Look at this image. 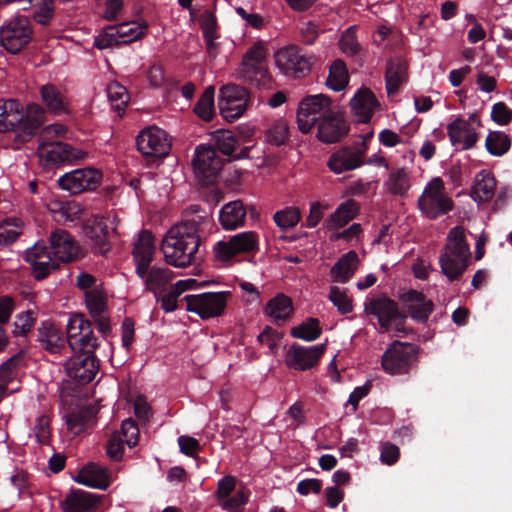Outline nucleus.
I'll use <instances>...</instances> for the list:
<instances>
[{
	"instance_id": "35",
	"label": "nucleus",
	"mask_w": 512,
	"mask_h": 512,
	"mask_svg": "<svg viewBox=\"0 0 512 512\" xmlns=\"http://www.w3.org/2000/svg\"><path fill=\"white\" fill-rule=\"evenodd\" d=\"M357 262L358 254L353 250L342 255L330 270L332 282L347 283L356 271Z\"/></svg>"
},
{
	"instance_id": "29",
	"label": "nucleus",
	"mask_w": 512,
	"mask_h": 512,
	"mask_svg": "<svg viewBox=\"0 0 512 512\" xmlns=\"http://www.w3.org/2000/svg\"><path fill=\"white\" fill-rule=\"evenodd\" d=\"M41 101L45 106V111L54 115L68 113V101L65 94L54 84L47 83L39 89Z\"/></svg>"
},
{
	"instance_id": "28",
	"label": "nucleus",
	"mask_w": 512,
	"mask_h": 512,
	"mask_svg": "<svg viewBox=\"0 0 512 512\" xmlns=\"http://www.w3.org/2000/svg\"><path fill=\"white\" fill-rule=\"evenodd\" d=\"M247 210L241 200L226 203L219 211V222L224 230H235L244 226Z\"/></svg>"
},
{
	"instance_id": "22",
	"label": "nucleus",
	"mask_w": 512,
	"mask_h": 512,
	"mask_svg": "<svg viewBox=\"0 0 512 512\" xmlns=\"http://www.w3.org/2000/svg\"><path fill=\"white\" fill-rule=\"evenodd\" d=\"M402 308L419 323H425L434 310V303L418 290L410 289L399 296Z\"/></svg>"
},
{
	"instance_id": "2",
	"label": "nucleus",
	"mask_w": 512,
	"mask_h": 512,
	"mask_svg": "<svg viewBox=\"0 0 512 512\" xmlns=\"http://www.w3.org/2000/svg\"><path fill=\"white\" fill-rule=\"evenodd\" d=\"M192 226L175 224L161 243V251L169 265L185 268L202 260V239L194 235Z\"/></svg>"
},
{
	"instance_id": "56",
	"label": "nucleus",
	"mask_w": 512,
	"mask_h": 512,
	"mask_svg": "<svg viewBox=\"0 0 512 512\" xmlns=\"http://www.w3.org/2000/svg\"><path fill=\"white\" fill-rule=\"evenodd\" d=\"M20 226L16 220H7L0 224V245H10L20 236Z\"/></svg>"
},
{
	"instance_id": "4",
	"label": "nucleus",
	"mask_w": 512,
	"mask_h": 512,
	"mask_svg": "<svg viewBox=\"0 0 512 512\" xmlns=\"http://www.w3.org/2000/svg\"><path fill=\"white\" fill-rule=\"evenodd\" d=\"M238 79L259 90L272 88V77L266 66V50L262 42L255 43L243 55Z\"/></svg>"
},
{
	"instance_id": "63",
	"label": "nucleus",
	"mask_w": 512,
	"mask_h": 512,
	"mask_svg": "<svg viewBox=\"0 0 512 512\" xmlns=\"http://www.w3.org/2000/svg\"><path fill=\"white\" fill-rule=\"evenodd\" d=\"M491 119L499 125H507L512 120V110L504 102H497L492 106Z\"/></svg>"
},
{
	"instance_id": "44",
	"label": "nucleus",
	"mask_w": 512,
	"mask_h": 512,
	"mask_svg": "<svg viewBox=\"0 0 512 512\" xmlns=\"http://www.w3.org/2000/svg\"><path fill=\"white\" fill-rule=\"evenodd\" d=\"M387 190L396 196H404L409 188V175L406 168H397L392 170L385 182Z\"/></svg>"
},
{
	"instance_id": "47",
	"label": "nucleus",
	"mask_w": 512,
	"mask_h": 512,
	"mask_svg": "<svg viewBox=\"0 0 512 512\" xmlns=\"http://www.w3.org/2000/svg\"><path fill=\"white\" fill-rule=\"evenodd\" d=\"M219 100L228 102L251 103V95L248 90L237 84H227L220 89Z\"/></svg>"
},
{
	"instance_id": "49",
	"label": "nucleus",
	"mask_w": 512,
	"mask_h": 512,
	"mask_svg": "<svg viewBox=\"0 0 512 512\" xmlns=\"http://www.w3.org/2000/svg\"><path fill=\"white\" fill-rule=\"evenodd\" d=\"M289 137V127L285 120L275 121L266 132V141L274 146L286 143Z\"/></svg>"
},
{
	"instance_id": "46",
	"label": "nucleus",
	"mask_w": 512,
	"mask_h": 512,
	"mask_svg": "<svg viewBox=\"0 0 512 512\" xmlns=\"http://www.w3.org/2000/svg\"><path fill=\"white\" fill-rule=\"evenodd\" d=\"M107 96L112 107L121 115L129 102L127 89L119 83H112L107 87Z\"/></svg>"
},
{
	"instance_id": "13",
	"label": "nucleus",
	"mask_w": 512,
	"mask_h": 512,
	"mask_svg": "<svg viewBox=\"0 0 512 512\" xmlns=\"http://www.w3.org/2000/svg\"><path fill=\"white\" fill-rule=\"evenodd\" d=\"M224 165V160L212 146L199 145L195 149L193 167L196 177L203 185L215 181Z\"/></svg>"
},
{
	"instance_id": "48",
	"label": "nucleus",
	"mask_w": 512,
	"mask_h": 512,
	"mask_svg": "<svg viewBox=\"0 0 512 512\" xmlns=\"http://www.w3.org/2000/svg\"><path fill=\"white\" fill-rule=\"evenodd\" d=\"M85 304L91 317H98L107 313L106 299L97 289L85 292Z\"/></svg>"
},
{
	"instance_id": "10",
	"label": "nucleus",
	"mask_w": 512,
	"mask_h": 512,
	"mask_svg": "<svg viewBox=\"0 0 512 512\" xmlns=\"http://www.w3.org/2000/svg\"><path fill=\"white\" fill-rule=\"evenodd\" d=\"M334 108L331 99L324 94L306 96L299 103L297 123L299 130L307 134L312 127Z\"/></svg>"
},
{
	"instance_id": "8",
	"label": "nucleus",
	"mask_w": 512,
	"mask_h": 512,
	"mask_svg": "<svg viewBox=\"0 0 512 512\" xmlns=\"http://www.w3.org/2000/svg\"><path fill=\"white\" fill-rule=\"evenodd\" d=\"M231 295L229 291L205 292L191 294L183 297L186 303V310L197 314L201 319L206 320L222 315L227 305V298Z\"/></svg>"
},
{
	"instance_id": "41",
	"label": "nucleus",
	"mask_w": 512,
	"mask_h": 512,
	"mask_svg": "<svg viewBox=\"0 0 512 512\" xmlns=\"http://www.w3.org/2000/svg\"><path fill=\"white\" fill-rule=\"evenodd\" d=\"M146 29L147 24L140 26L136 22H124L117 25H111L110 31H115L121 44L126 45L142 38L145 35Z\"/></svg>"
},
{
	"instance_id": "61",
	"label": "nucleus",
	"mask_w": 512,
	"mask_h": 512,
	"mask_svg": "<svg viewBox=\"0 0 512 512\" xmlns=\"http://www.w3.org/2000/svg\"><path fill=\"white\" fill-rule=\"evenodd\" d=\"M111 25L102 29L94 39V46L98 49H106L112 46L122 45L116 36L115 31H110Z\"/></svg>"
},
{
	"instance_id": "58",
	"label": "nucleus",
	"mask_w": 512,
	"mask_h": 512,
	"mask_svg": "<svg viewBox=\"0 0 512 512\" xmlns=\"http://www.w3.org/2000/svg\"><path fill=\"white\" fill-rule=\"evenodd\" d=\"M22 360L20 353L10 357L2 365H0V381L8 384L16 377V370Z\"/></svg>"
},
{
	"instance_id": "27",
	"label": "nucleus",
	"mask_w": 512,
	"mask_h": 512,
	"mask_svg": "<svg viewBox=\"0 0 512 512\" xmlns=\"http://www.w3.org/2000/svg\"><path fill=\"white\" fill-rule=\"evenodd\" d=\"M180 225L192 226L195 230V234L203 239L209 234L213 228V219L200 205L193 204L187 207L183 211V220L179 223Z\"/></svg>"
},
{
	"instance_id": "39",
	"label": "nucleus",
	"mask_w": 512,
	"mask_h": 512,
	"mask_svg": "<svg viewBox=\"0 0 512 512\" xmlns=\"http://www.w3.org/2000/svg\"><path fill=\"white\" fill-rule=\"evenodd\" d=\"M293 303L290 297L283 293L270 299L265 307V312L276 322L286 321L293 314Z\"/></svg>"
},
{
	"instance_id": "64",
	"label": "nucleus",
	"mask_w": 512,
	"mask_h": 512,
	"mask_svg": "<svg viewBox=\"0 0 512 512\" xmlns=\"http://www.w3.org/2000/svg\"><path fill=\"white\" fill-rule=\"evenodd\" d=\"M34 321L33 313L30 311L17 315L14 321L13 334L15 336L25 335L33 327Z\"/></svg>"
},
{
	"instance_id": "16",
	"label": "nucleus",
	"mask_w": 512,
	"mask_h": 512,
	"mask_svg": "<svg viewBox=\"0 0 512 512\" xmlns=\"http://www.w3.org/2000/svg\"><path fill=\"white\" fill-rule=\"evenodd\" d=\"M325 351L326 344L306 347L293 343L286 352L285 364L289 369L296 371L311 370L318 366Z\"/></svg>"
},
{
	"instance_id": "42",
	"label": "nucleus",
	"mask_w": 512,
	"mask_h": 512,
	"mask_svg": "<svg viewBox=\"0 0 512 512\" xmlns=\"http://www.w3.org/2000/svg\"><path fill=\"white\" fill-rule=\"evenodd\" d=\"M348 83L349 75L345 62L341 59L334 60L329 68L326 85L334 91H341Z\"/></svg>"
},
{
	"instance_id": "5",
	"label": "nucleus",
	"mask_w": 512,
	"mask_h": 512,
	"mask_svg": "<svg viewBox=\"0 0 512 512\" xmlns=\"http://www.w3.org/2000/svg\"><path fill=\"white\" fill-rule=\"evenodd\" d=\"M419 347L415 344L393 341L381 357L383 370L392 376L409 375L417 363Z\"/></svg>"
},
{
	"instance_id": "34",
	"label": "nucleus",
	"mask_w": 512,
	"mask_h": 512,
	"mask_svg": "<svg viewBox=\"0 0 512 512\" xmlns=\"http://www.w3.org/2000/svg\"><path fill=\"white\" fill-rule=\"evenodd\" d=\"M407 79V63L401 58L390 59L386 64L385 84L387 94H395Z\"/></svg>"
},
{
	"instance_id": "24",
	"label": "nucleus",
	"mask_w": 512,
	"mask_h": 512,
	"mask_svg": "<svg viewBox=\"0 0 512 512\" xmlns=\"http://www.w3.org/2000/svg\"><path fill=\"white\" fill-rule=\"evenodd\" d=\"M108 220L105 216H94L84 226L85 235L92 241L96 254L106 255L111 250Z\"/></svg>"
},
{
	"instance_id": "21",
	"label": "nucleus",
	"mask_w": 512,
	"mask_h": 512,
	"mask_svg": "<svg viewBox=\"0 0 512 512\" xmlns=\"http://www.w3.org/2000/svg\"><path fill=\"white\" fill-rule=\"evenodd\" d=\"M37 152L47 165L73 162L85 157V153L61 141L42 142L39 144Z\"/></svg>"
},
{
	"instance_id": "11",
	"label": "nucleus",
	"mask_w": 512,
	"mask_h": 512,
	"mask_svg": "<svg viewBox=\"0 0 512 512\" xmlns=\"http://www.w3.org/2000/svg\"><path fill=\"white\" fill-rule=\"evenodd\" d=\"M65 339L74 352L82 350L92 352L99 346L98 338L92 330V322L82 314H75L70 317L67 324V337Z\"/></svg>"
},
{
	"instance_id": "57",
	"label": "nucleus",
	"mask_w": 512,
	"mask_h": 512,
	"mask_svg": "<svg viewBox=\"0 0 512 512\" xmlns=\"http://www.w3.org/2000/svg\"><path fill=\"white\" fill-rule=\"evenodd\" d=\"M50 417L47 415L39 416L34 425V434L38 443L42 445H47L50 442L51 432H50Z\"/></svg>"
},
{
	"instance_id": "45",
	"label": "nucleus",
	"mask_w": 512,
	"mask_h": 512,
	"mask_svg": "<svg viewBox=\"0 0 512 512\" xmlns=\"http://www.w3.org/2000/svg\"><path fill=\"white\" fill-rule=\"evenodd\" d=\"M485 147L491 155L502 156L509 151L511 140L502 131H491L486 137Z\"/></svg>"
},
{
	"instance_id": "59",
	"label": "nucleus",
	"mask_w": 512,
	"mask_h": 512,
	"mask_svg": "<svg viewBox=\"0 0 512 512\" xmlns=\"http://www.w3.org/2000/svg\"><path fill=\"white\" fill-rule=\"evenodd\" d=\"M79 170V176L82 186H84V191L96 189L102 180V172L91 167L81 168Z\"/></svg>"
},
{
	"instance_id": "60",
	"label": "nucleus",
	"mask_w": 512,
	"mask_h": 512,
	"mask_svg": "<svg viewBox=\"0 0 512 512\" xmlns=\"http://www.w3.org/2000/svg\"><path fill=\"white\" fill-rule=\"evenodd\" d=\"M121 432L124 437V442L130 448H133L138 444L139 428L137 423L133 419H126L122 422Z\"/></svg>"
},
{
	"instance_id": "52",
	"label": "nucleus",
	"mask_w": 512,
	"mask_h": 512,
	"mask_svg": "<svg viewBox=\"0 0 512 512\" xmlns=\"http://www.w3.org/2000/svg\"><path fill=\"white\" fill-rule=\"evenodd\" d=\"M238 141L231 131H223L216 137L215 149L226 156H233L237 150Z\"/></svg>"
},
{
	"instance_id": "51",
	"label": "nucleus",
	"mask_w": 512,
	"mask_h": 512,
	"mask_svg": "<svg viewBox=\"0 0 512 512\" xmlns=\"http://www.w3.org/2000/svg\"><path fill=\"white\" fill-rule=\"evenodd\" d=\"M329 300L341 315H346L353 311L352 300L338 286L330 287Z\"/></svg>"
},
{
	"instance_id": "40",
	"label": "nucleus",
	"mask_w": 512,
	"mask_h": 512,
	"mask_svg": "<svg viewBox=\"0 0 512 512\" xmlns=\"http://www.w3.org/2000/svg\"><path fill=\"white\" fill-rule=\"evenodd\" d=\"M322 334L320 320L314 317H308L299 325L290 329V335L293 338L312 342L317 340Z\"/></svg>"
},
{
	"instance_id": "32",
	"label": "nucleus",
	"mask_w": 512,
	"mask_h": 512,
	"mask_svg": "<svg viewBox=\"0 0 512 512\" xmlns=\"http://www.w3.org/2000/svg\"><path fill=\"white\" fill-rule=\"evenodd\" d=\"M38 341L45 350L51 353H60L66 345L63 333L49 321L42 322L38 328Z\"/></svg>"
},
{
	"instance_id": "53",
	"label": "nucleus",
	"mask_w": 512,
	"mask_h": 512,
	"mask_svg": "<svg viewBox=\"0 0 512 512\" xmlns=\"http://www.w3.org/2000/svg\"><path fill=\"white\" fill-rule=\"evenodd\" d=\"M218 106L222 117L228 122H233L243 115L249 104L218 100Z\"/></svg>"
},
{
	"instance_id": "23",
	"label": "nucleus",
	"mask_w": 512,
	"mask_h": 512,
	"mask_svg": "<svg viewBox=\"0 0 512 512\" xmlns=\"http://www.w3.org/2000/svg\"><path fill=\"white\" fill-rule=\"evenodd\" d=\"M155 238L148 230H141L134 243L132 255L135 262V272L138 276L145 274V269L151 265L155 254Z\"/></svg>"
},
{
	"instance_id": "1",
	"label": "nucleus",
	"mask_w": 512,
	"mask_h": 512,
	"mask_svg": "<svg viewBox=\"0 0 512 512\" xmlns=\"http://www.w3.org/2000/svg\"><path fill=\"white\" fill-rule=\"evenodd\" d=\"M50 246L37 242L24 253V260L33 267L36 280L46 278L51 270L59 268L56 260L64 263L74 261L79 253V246L72 235L64 229H55L49 236Z\"/></svg>"
},
{
	"instance_id": "3",
	"label": "nucleus",
	"mask_w": 512,
	"mask_h": 512,
	"mask_svg": "<svg viewBox=\"0 0 512 512\" xmlns=\"http://www.w3.org/2000/svg\"><path fill=\"white\" fill-rule=\"evenodd\" d=\"M471 253L463 229L454 227L449 231L445 251L439 257L442 273L450 282L458 280L468 267Z\"/></svg>"
},
{
	"instance_id": "38",
	"label": "nucleus",
	"mask_w": 512,
	"mask_h": 512,
	"mask_svg": "<svg viewBox=\"0 0 512 512\" xmlns=\"http://www.w3.org/2000/svg\"><path fill=\"white\" fill-rule=\"evenodd\" d=\"M496 188V180L491 173L481 171L475 177L472 187L471 197L477 202H488L494 194Z\"/></svg>"
},
{
	"instance_id": "30",
	"label": "nucleus",
	"mask_w": 512,
	"mask_h": 512,
	"mask_svg": "<svg viewBox=\"0 0 512 512\" xmlns=\"http://www.w3.org/2000/svg\"><path fill=\"white\" fill-rule=\"evenodd\" d=\"M138 277L144 281L146 289L158 298L165 290V287L171 282L174 274L166 267L150 265L149 268L145 269V274Z\"/></svg>"
},
{
	"instance_id": "54",
	"label": "nucleus",
	"mask_w": 512,
	"mask_h": 512,
	"mask_svg": "<svg viewBox=\"0 0 512 512\" xmlns=\"http://www.w3.org/2000/svg\"><path fill=\"white\" fill-rule=\"evenodd\" d=\"M80 170H74L72 172L66 173L62 175L58 179L59 186L69 191L72 194H78L84 191V186H82L81 179L79 176Z\"/></svg>"
},
{
	"instance_id": "15",
	"label": "nucleus",
	"mask_w": 512,
	"mask_h": 512,
	"mask_svg": "<svg viewBox=\"0 0 512 512\" xmlns=\"http://www.w3.org/2000/svg\"><path fill=\"white\" fill-rule=\"evenodd\" d=\"M364 311L378 319L380 327L388 331L392 322L400 320L404 323L407 315L399 310L398 303L385 294L378 297L368 298L364 303Z\"/></svg>"
},
{
	"instance_id": "6",
	"label": "nucleus",
	"mask_w": 512,
	"mask_h": 512,
	"mask_svg": "<svg viewBox=\"0 0 512 512\" xmlns=\"http://www.w3.org/2000/svg\"><path fill=\"white\" fill-rule=\"evenodd\" d=\"M45 122V108L37 103H30L27 105L25 114H18V117H4L0 122V132L17 131L23 141H28Z\"/></svg>"
},
{
	"instance_id": "14",
	"label": "nucleus",
	"mask_w": 512,
	"mask_h": 512,
	"mask_svg": "<svg viewBox=\"0 0 512 512\" xmlns=\"http://www.w3.org/2000/svg\"><path fill=\"white\" fill-rule=\"evenodd\" d=\"M137 150L146 158L166 157L171 149L167 133L156 126L142 129L136 137Z\"/></svg>"
},
{
	"instance_id": "43",
	"label": "nucleus",
	"mask_w": 512,
	"mask_h": 512,
	"mask_svg": "<svg viewBox=\"0 0 512 512\" xmlns=\"http://www.w3.org/2000/svg\"><path fill=\"white\" fill-rule=\"evenodd\" d=\"M214 94V87L208 86L193 108L194 113L205 122H210L215 116Z\"/></svg>"
},
{
	"instance_id": "19",
	"label": "nucleus",
	"mask_w": 512,
	"mask_h": 512,
	"mask_svg": "<svg viewBox=\"0 0 512 512\" xmlns=\"http://www.w3.org/2000/svg\"><path fill=\"white\" fill-rule=\"evenodd\" d=\"M481 125L477 113H472L467 120L456 118L447 126V134L453 146L462 145V149L468 150L475 146L478 141V134L471 124Z\"/></svg>"
},
{
	"instance_id": "18",
	"label": "nucleus",
	"mask_w": 512,
	"mask_h": 512,
	"mask_svg": "<svg viewBox=\"0 0 512 512\" xmlns=\"http://www.w3.org/2000/svg\"><path fill=\"white\" fill-rule=\"evenodd\" d=\"M29 21L20 17L0 29V44L10 53H19L31 40Z\"/></svg>"
},
{
	"instance_id": "37",
	"label": "nucleus",
	"mask_w": 512,
	"mask_h": 512,
	"mask_svg": "<svg viewBox=\"0 0 512 512\" xmlns=\"http://www.w3.org/2000/svg\"><path fill=\"white\" fill-rule=\"evenodd\" d=\"M197 280L189 278L185 280H179L174 285L171 286L170 290L164 294L159 295L158 298H156L157 302H160L161 308L166 312L170 313L177 309V300L178 297L188 291L194 288L196 286Z\"/></svg>"
},
{
	"instance_id": "9",
	"label": "nucleus",
	"mask_w": 512,
	"mask_h": 512,
	"mask_svg": "<svg viewBox=\"0 0 512 512\" xmlns=\"http://www.w3.org/2000/svg\"><path fill=\"white\" fill-rule=\"evenodd\" d=\"M277 68L288 77L306 76L312 67L314 57L306 55L298 45L280 48L274 55Z\"/></svg>"
},
{
	"instance_id": "12",
	"label": "nucleus",
	"mask_w": 512,
	"mask_h": 512,
	"mask_svg": "<svg viewBox=\"0 0 512 512\" xmlns=\"http://www.w3.org/2000/svg\"><path fill=\"white\" fill-rule=\"evenodd\" d=\"M258 249V234L255 231H245L233 235L228 241H218L213 252L217 260L226 262L238 254L254 253Z\"/></svg>"
},
{
	"instance_id": "55",
	"label": "nucleus",
	"mask_w": 512,
	"mask_h": 512,
	"mask_svg": "<svg viewBox=\"0 0 512 512\" xmlns=\"http://www.w3.org/2000/svg\"><path fill=\"white\" fill-rule=\"evenodd\" d=\"M339 46L342 52L348 56H355L359 53L361 46L357 41L355 33L352 31V27L343 32L339 40Z\"/></svg>"
},
{
	"instance_id": "31",
	"label": "nucleus",
	"mask_w": 512,
	"mask_h": 512,
	"mask_svg": "<svg viewBox=\"0 0 512 512\" xmlns=\"http://www.w3.org/2000/svg\"><path fill=\"white\" fill-rule=\"evenodd\" d=\"M378 105L374 93L367 88L360 89L350 101L351 110L359 117L361 123L370 121Z\"/></svg>"
},
{
	"instance_id": "33",
	"label": "nucleus",
	"mask_w": 512,
	"mask_h": 512,
	"mask_svg": "<svg viewBox=\"0 0 512 512\" xmlns=\"http://www.w3.org/2000/svg\"><path fill=\"white\" fill-rule=\"evenodd\" d=\"M98 502L96 495L81 489L71 490L62 502L64 512H90Z\"/></svg>"
},
{
	"instance_id": "20",
	"label": "nucleus",
	"mask_w": 512,
	"mask_h": 512,
	"mask_svg": "<svg viewBox=\"0 0 512 512\" xmlns=\"http://www.w3.org/2000/svg\"><path fill=\"white\" fill-rule=\"evenodd\" d=\"M318 123L317 138L326 144H333L341 141L350 130L349 123L345 120L343 113L333 109L326 114Z\"/></svg>"
},
{
	"instance_id": "26",
	"label": "nucleus",
	"mask_w": 512,
	"mask_h": 512,
	"mask_svg": "<svg viewBox=\"0 0 512 512\" xmlns=\"http://www.w3.org/2000/svg\"><path fill=\"white\" fill-rule=\"evenodd\" d=\"M74 480L84 486L100 490H106L110 485L108 469L94 462L82 467Z\"/></svg>"
},
{
	"instance_id": "7",
	"label": "nucleus",
	"mask_w": 512,
	"mask_h": 512,
	"mask_svg": "<svg viewBox=\"0 0 512 512\" xmlns=\"http://www.w3.org/2000/svg\"><path fill=\"white\" fill-rule=\"evenodd\" d=\"M418 207L427 218L432 220L449 213L453 209L454 202L445 194L444 183L440 177L433 178L427 184L418 198Z\"/></svg>"
},
{
	"instance_id": "62",
	"label": "nucleus",
	"mask_w": 512,
	"mask_h": 512,
	"mask_svg": "<svg viewBox=\"0 0 512 512\" xmlns=\"http://www.w3.org/2000/svg\"><path fill=\"white\" fill-rule=\"evenodd\" d=\"M124 440L118 433L112 434L106 444V453L111 460L118 461L124 452Z\"/></svg>"
},
{
	"instance_id": "17",
	"label": "nucleus",
	"mask_w": 512,
	"mask_h": 512,
	"mask_svg": "<svg viewBox=\"0 0 512 512\" xmlns=\"http://www.w3.org/2000/svg\"><path fill=\"white\" fill-rule=\"evenodd\" d=\"M65 364V370L70 378L77 384L84 385L91 382L98 372L99 361L95 356V350L77 351Z\"/></svg>"
},
{
	"instance_id": "25",
	"label": "nucleus",
	"mask_w": 512,
	"mask_h": 512,
	"mask_svg": "<svg viewBox=\"0 0 512 512\" xmlns=\"http://www.w3.org/2000/svg\"><path fill=\"white\" fill-rule=\"evenodd\" d=\"M364 151H355L349 146L342 147L328 159L327 165L331 171L340 174L351 171L363 164Z\"/></svg>"
},
{
	"instance_id": "36",
	"label": "nucleus",
	"mask_w": 512,
	"mask_h": 512,
	"mask_svg": "<svg viewBox=\"0 0 512 512\" xmlns=\"http://www.w3.org/2000/svg\"><path fill=\"white\" fill-rule=\"evenodd\" d=\"M359 204L353 199L342 203L326 220L328 230H336L347 225L359 213Z\"/></svg>"
},
{
	"instance_id": "50",
	"label": "nucleus",
	"mask_w": 512,
	"mask_h": 512,
	"mask_svg": "<svg viewBox=\"0 0 512 512\" xmlns=\"http://www.w3.org/2000/svg\"><path fill=\"white\" fill-rule=\"evenodd\" d=\"M300 218L301 215L299 209L294 207H288L277 211L273 217L276 225L283 230L296 226L300 221Z\"/></svg>"
}]
</instances>
